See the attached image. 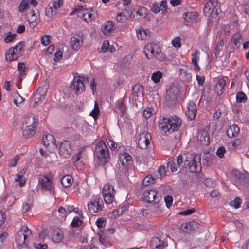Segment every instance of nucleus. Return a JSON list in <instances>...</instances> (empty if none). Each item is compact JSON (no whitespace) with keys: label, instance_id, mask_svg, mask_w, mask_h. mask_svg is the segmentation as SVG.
I'll use <instances>...</instances> for the list:
<instances>
[{"label":"nucleus","instance_id":"obj_1","mask_svg":"<svg viewBox=\"0 0 249 249\" xmlns=\"http://www.w3.org/2000/svg\"><path fill=\"white\" fill-rule=\"evenodd\" d=\"M37 122L34 114L29 113L25 116L22 127V133L25 138H30L35 135Z\"/></svg>","mask_w":249,"mask_h":249},{"label":"nucleus","instance_id":"obj_2","mask_svg":"<svg viewBox=\"0 0 249 249\" xmlns=\"http://www.w3.org/2000/svg\"><path fill=\"white\" fill-rule=\"evenodd\" d=\"M181 124L180 118L176 116L170 117H163L159 124L160 128L165 133L174 132L179 129Z\"/></svg>","mask_w":249,"mask_h":249},{"label":"nucleus","instance_id":"obj_3","mask_svg":"<svg viewBox=\"0 0 249 249\" xmlns=\"http://www.w3.org/2000/svg\"><path fill=\"white\" fill-rule=\"evenodd\" d=\"M95 157L100 164L105 165L110 158L107 146L103 141L99 142L96 145L94 151Z\"/></svg>","mask_w":249,"mask_h":249},{"label":"nucleus","instance_id":"obj_4","mask_svg":"<svg viewBox=\"0 0 249 249\" xmlns=\"http://www.w3.org/2000/svg\"><path fill=\"white\" fill-rule=\"evenodd\" d=\"M201 157L198 154L188 153L186 155L184 165L188 166L189 170L192 173H199L201 171Z\"/></svg>","mask_w":249,"mask_h":249},{"label":"nucleus","instance_id":"obj_5","mask_svg":"<svg viewBox=\"0 0 249 249\" xmlns=\"http://www.w3.org/2000/svg\"><path fill=\"white\" fill-rule=\"evenodd\" d=\"M218 6L217 0H209L205 4L203 8L204 15L215 19L218 18Z\"/></svg>","mask_w":249,"mask_h":249},{"label":"nucleus","instance_id":"obj_6","mask_svg":"<svg viewBox=\"0 0 249 249\" xmlns=\"http://www.w3.org/2000/svg\"><path fill=\"white\" fill-rule=\"evenodd\" d=\"M39 184L43 191H51L53 188V175L51 174L39 175L38 178Z\"/></svg>","mask_w":249,"mask_h":249},{"label":"nucleus","instance_id":"obj_7","mask_svg":"<svg viewBox=\"0 0 249 249\" xmlns=\"http://www.w3.org/2000/svg\"><path fill=\"white\" fill-rule=\"evenodd\" d=\"M179 89L175 85H171L166 91L165 101L168 106L174 105L177 101Z\"/></svg>","mask_w":249,"mask_h":249},{"label":"nucleus","instance_id":"obj_8","mask_svg":"<svg viewBox=\"0 0 249 249\" xmlns=\"http://www.w3.org/2000/svg\"><path fill=\"white\" fill-rule=\"evenodd\" d=\"M115 193V191L112 185L109 184H106L104 185L102 194L105 203L109 204L113 201Z\"/></svg>","mask_w":249,"mask_h":249},{"label":"nucleus","instance_id":"obj_9","mask_svg":"<svg viewBox=\"0 0 249 249\" xmlns=\"http://www.w3.org/2000/svg\"><path fill=\"white\" fill-rule=\"evenodd\" d=\"M143 196V200L150 204L159 203L161 199L160 196H157V192L154 190H146L144 192Z\"/></svg>","mask_w":249,"mask_h":249},{"label":"nucleus","instance_id":"obj_10","mask_svg":"<svg viewBox=\"0 0 249 249\" xmlns=\"http://www.w3.org/2000/svg\"><path fill=\"white\" fill-rule=\"evenodd\" d=\"M48 88L49 84L47 82H45L38 88L36 93L34 96L35 104H36L41 100L45 99Z\"/></svg>","mask_w":249,"mask_h":249},{"label":"nucleus","instance_id":"obj_11","mask_svg":"<svg viewBox=\"0 0 249 249\" xmlns=\"http://www.w3.org/2000/svg\"><path fill=\"white\" fill-rule=\"evenodd\" d=\"M151 140V136L150 134L147 132H143L139 135L138 140V146L142 149H146L150 144Z\"/></svg>","mask_w":249,"mask_h":249},{"label":"nucleus","instance_id":"obj_12","mask_svg":"<svg viewBox=\"0 0 249 249\" xmlns=\"http://www.w3.org/2000/svg\"><path fill=\"white\" fill-rule=\"evenodd\" d=\"M232 175L236 178V183L244 185L249 183V175L247 173H242L237 170H233Z\"/></svg>","mask_w":249,"mask_h":249},{"label":"nucleus","instance_id":"obj_13","mask_svg":"<svg viewBox=\"0 0 249 249\" xmlns=\"http://www.w3.org/2000/svg\"><path fill=\"white\" fill-rule=\"evenodd\" d=\"M70 88L76 94H79L84 92L85 86L83 81L80 78L75 77Z\"/></svg>","mask_w":249,"mask_h":249},{"label":"nucleus","instance_id":"obj_14","mask_svg":"<svg viewBox=\"0 0 249 249\" xmlns=\"http://www.w3.org/2000/svg\"><path fill=\"white\" fill-rule=\"evenodd\" d=\"M27 20L30 27H36L40 21L38 12H35L34 10H31L27 14Z\"/></svg>","mask_w":249,"mask_h":249},{"label":"nucleus","instance_id":"obj_15","mask_svg":"<svg viewBox=\"0 0 249 249\" xmlns=\"http://www.w3.org/2000/svg\"><path fill=\"white\" fill-rule=\"evenodd\" d=\"M159 48V47L154 43L147 44L145 46L144 50L146 58L148 59L153 58Z\"/></svg>","mask_w":249,"mask_h":249},{"label":"nucleus","instance_id":"obj_16","mask_svg":"<svg viewBox=\"0 0 249 249\" xmlns=\"http://www.w3.org/2000/svg\"><path fill=\"white\" fill-rule=\"evenodd\" d=\"M71 153V147L70 142L64 141L61 142L59 147V154L61 157L67 158Z\"/></svg>","mask_w":249,"mask_h":249},{"label":"nucleus","instance_id":"obj_17","mask_svg":"<svg viewBox=\"0 0 249 249\" xmlns=\"http://www.w3.org/2000/svg\"><path fill=\"white\" fill-rule=\"evenodd\" d=\"M187 110L186 112V115L190 120H194L196 114L197 108L196 104L190 101L187 105Z\"/></svg>","mask_w":249,"mask_h":249},{"label":"nucleus","instance_id":"obj_18","mask_svg":"<svg viewBox=\"0 0 249 249\" xmlns=\"http://www.w3.org/2000/svg\"><path fill=\"white\" fill-rule=\"evenodd\" d=\"M197 137L198 142L200 144L206 146L210 143L209 136L207 131L202 130L198 132Z\"/></svg>","mask_w":249,"mask_h":249},{"label":"nucleus","instance_id":"obj_19","mask_svg":"<svg viewBox=\"0 0 249 249\" xmlns=\"http://www.w3.org/2000/svg\"><path fill=\"white\" fill-rule=\"evenodd\" d=\"M167 2L166 0L162 1L159 5L157 3H154L151 6V11L155 14L158 13L160 10L163 13L167 10Z\"/></svg>","mask_w":249,"mask_h":249},{"label":"nucleus","instance_id":"obj_20","mask_svg":"<svg viewBox=\"0 0 249 249\" xmlns=\"http://www.w3.org/2000/svg\"><path fill=\"white\" fill-rule=\"evenodd\" d=\"M143 86L140 84H136L132 89V93L133 95V99L137 100L139 97H142L143 96Z\"/></svg>","mask_w":249,"mask_h":249},{"label":"nucleus","instance_id":"obj_21","mask_svg":"<svg viewBox=\"0 0 249 249\" xmlns=\"http://www.w3.org/2000/svg\"><path fill=\"white\" fill-rule=\"evenodd\" d=\"M114 23L112 21H106L102 27V31L104 35H108L115 29Z\"/></svg>","mask_w":249,"mask_h":249},{"label":"nucleus","instance_id":"obj_22","mask_svg":"<svg viewBox=\"0 0 249 249\" xmlns=\"http://www.w3.org/2000/svg\"><path fill=\"white\" fill-rule=\"evenodd\" d=\"M240 131L239 127L236 124L231 125L227 130V135L229 138H235L238 136Z\"/></svg>","mask_w":249,"mask_h":249},{"label":"nucleus","instance_id":"obj_23","mask_svg":"<svg viewBox=\"0 0 249 249\" xmlns=\"http://www.w3.org/2000/svg\"><path fill=\"white\" fill-rule=\"evenodd\" d=\"M41 142L46 147L49 146L50 143L57 146V145L55 144V139L54 137L50 134L44 135L42 137Z\"/></svg>","mask_w":249,"mask_h":249},{"label":"nucleus","instance_id":"obj_24","mask_svg":"<svg viewBox=\"0 0 249 249\" xmlns=\"http://www.w3.org/2000/svg\"><path fill=\"white\" fill-rule=\"evenodd\" d=\"M230 27L228 25L222 26L217 32V36L219 39L227 40L226 36H229Z\"/></svg>","mask_w":249,"mask_h":249},{"label":"nucleus","instance_id":"obj_25","mask_svg":"<svg viewBox=\"0 0 249 249\" xmlns=\"http://www.w3.org/2000/svg\"><path fill=\"white\" fill-rule=\"evenodd\" d=\"M226 82L223 79L221 78L218 80L215 86V90L217 95L220 96L222 94Z\"/></svg>","mask_w":249,"mask_h":249},{"label":"nucleus","instance_id":"obj_26","mask_svg":"<svg viewBox=\"0 0 249 249\" xmlns=\"http://www.w3.org/2000/svg\"><path fill=\"white\" fill-rule=\"evenodd\" d=\"M64 237L63 232L60 229L55 230L52 236V240L55 243L61 242Z\"/></svg>","mask_w":249,"mask_h":249},{"label":"nucleus","instance_id":"obj_27","mask_svg":"<svg viewBox=\"0 0 249 249\" xmlns=\"http://www.w3.org/2000/svg\"><path fill=\"white\" fill-rule=\"evenodd\" d=\"M18 57H17L16 53L13 47L10 48L5 54V60L6 61H12L16 60Z\"/></svg>","mask_w":249,"mask_h":249},{"label":"nucleus","instance_id":"obj_28","mask_svg":"<svg viewBox=\"0 0 249 249\" xmlns=\"http://www.w3.org/2000/svg\"><path fill=\"white\" fill-rule=\"evenodd\" d=\"M199 54V52L197 50H196L194 53L192 54V56L193 57L192 59V63L193 64L194 69L197 71H199L200 70V68L197 64V61L199 59L198 56Z\"/></svg>","mask_w":249,"mask_h":249},{"label":"nucleus","instance_id":"obj_29","mask_svg":"<svg viewBox=\"0 0 249 249\" xmlns=\"http://www.w3.org/2000/svg\"><path fill=\"white\" fill-rule=\"evenodd\" d=\"M73 178L71 176L69 175L63 176L61 180V184L65 188L71 186Z\"/></svg>","mask_w":249,"mask_h":249},{"label":"nucleus","instance_id":"obj_30","mask_svg":"<svg viewBox=\"0 0 249 249\" xmlns=\"http://www.w3.org/2000/svg\"><path fill=\"white\" fill-rule=\"evenodd\" d=\"M226 43H227V40H223L218 38L216 45L214 48V53L216 56L219 55L220 51L222 50Z\"/></svg>","mask_w":249,"mask_h":249},{"label":"nucleus","instance_id":"obj_31","mask_svg":"<svg viewBox=\"0 0 249 249\" xmlns=\"http://www.w3.org/2000/svg\"><path fill=\"white\" fill-rule=\"evenodd\" d=\"M88 207L89 210L93 213H96L99 211L102 210L101 206L99 204L98 202H96V201L94 202L91 201L90 203L88 204Z\"/></svg>","mask_w":249,"mask_h":249},{"label":"nucleus","instance_id":"obj_32","mask_svg":"<svg viewBox=\"0 0 249 249\" xmlns=\"http://www.w3.org/2000/svg\"><path fill=\"white\" fill-rule=\"evenodd\" d=\"M126 107L123 100H119L117 101L116 105V111L117 113H120L123 114L125 113Z\"/></svg>","mask_w":249,"mask_h":249},{"label":"nucleus","instance_id":"obj_33","mask_svg":"<svg viewBox=\"0 0 249 249\" xmlns=\"http://www.w3.org/2000/svg\"><path fill=\"white\" fill-rule=\"evenodd\" d=\"M184 18L187 22H194L197 18L196 12L186 13L184 14Z\"/></svg>","mask_w":249,"mask_h":249},{"label":"nucleus","instance_id":"obj_34","mask_svg":"<svg viewBox=\"0 0 249 249\" xmlns=\"http://www.w3.org/2000/svg\"><path fill=\"white\" fill-rule=\"evenodd\" d=\"M176 158L175 157H171L168 160L167 167L170 168L172 172H176L178 171V166L176 164Z\"/></svg>","mask_w":249,"mask_h":249},{"label":"nucleus","instance_id":"obj_35","mask_svg":"<svg viewBox=\"0 0 249 249\" xmlns=\"http://www.w3.org/2000/svg\"><path fill=\"white\" fill-rule=\"evenodd\" d=\"M71 47L74 50L77 51L79 50L82 44V41H80V39L75 37L71 38Z\"/></svg>","mask_w":249,"mask_h":249},{"label":"nucleus","instance_id":"obj_36","mask_svg":"<svg viewBox=\"0 0 249 249\" xmlns=\"http://www.w3.org/2000/svg\"><path fill=\"white\" fill-rule=\"evenodd\" d=\"M12 96L13 97V102L17 106H18L19 104L22 103L24 101V99L17 91L14 92Z\"/></svg>","mask_w":249,"mask_h":249},{"label":"nucleus","instance_id":"obj_37","mask_svg":"<svg viewBox=\"0 0 249 249\" xmlns=\"http://www.w3.org/2000/svg\"><path fill=\"white\" fill-rule=\"evenodd\" d=\"M25 42L24 41H21L18 43L16 46L13 47L14 48V50L15 51V52L16 53L17 56L18 58L21 55V53L22 51H23V47L24 45Z\"/></svg>","mask_w":249,"mask_h":249},{"label":"nucleus","instance_id":"obj_38","mask_svg":"<svg viewBox=\"0 0 249 249\" xmlns=\"http://www.w3.org/2000/svg\"><path fill=\"white\" fill-rule=\"evenodd\" d=\"M136 16H139L138 19L145 18L147 15V10L145 7H141L136 12Z\"/></svg>","mask_w":249,"mask_h":249},{"label":"nucleus","instance_id":"obj_39","mask_svg":"<svg viewBox=\"0 0 249 249\" xmlns=\"http://www.w3.org/2000/svg\"><path fill=\"white\" fill-rule=\"evenodd\" d=\"M75 12L77 13L78 18L84 20V18H85V13L86 12V8H84V6H79L75 9Z\"/></svg>","mask_w":249,"mask_h":249},{"label":"nucleus","instance_id":"obj_40","mask_svg":"<svg viewBox=\"0 0 249 249\" xmlns=\"http://www.w3.org/2000/svg\"><path fill=\"white\" fill-rule=\"evenodd\" d=\"M155 179L151 175H149L143 179L142 185L144 186H147L151 184L155 183Z\"/></svg>","mask_w":249,"mask_h":249},{"label":"nucleus","instance_id":"obj_41","mask_svg":"<svg viewBox=\"0 0 249 249\" xmlns=\"http://www.w3.org/2000/svg\"><path fill=\"white\" fill-rule=\"evenodd\" d=\"M247 97L243 91L238 92L236 94V101L238 103L245 102L247 101Z\"/></svg>","mask_w":249,"mask_h":249},{"label":"nucleus","instance_id":"obj_42","mask_svg":"<svg viewBox=\"0 0 249 249\" xmlns=\"http://www.w3.org/2000/svg\"><path fill=\"white\" fill-rule=\"evenodd\" d=\"M116 20L119 23H123L127 20L128 18L124 13L120 12L117 15Z\"/></svg>","mask_w":249,"mask_h":249},{"label":"nucleus","instance_id":"obj_43","mask_svg":"<svg viewBox=\"0 0 249 249\" xmlns=\"http://www.w3.org/2000/svg\"><path fill=\"white\" fill-rule=\"evenodd\" d=\"M162 77V73L160 71H157L152 74L151 79L155 83H157L160 81Z\"/></svg>","mask_w":249,"mask_h":249},{"label":"nucleus","instance_id":"obj_44","mask_svg":"<svg viewBox=\"0 0 249 249\" xmlns=\"http://www.w3.org/2000/svg\"><path fill=\"white\" fill-rule=\"evenodd\" d=\"M160 243H162V241L159 238L154 237L152 239L150 245L153 249H154L155 248H157Z\"/></svg>","mask_w":249,"mask_h":249},{"label":"nucleus","instance_id":"obj_45","mask_svg":"<svg viewBox=\"0 0 249 249\" xmlns=\"http://www.w3.org/2000/svg\"><path fill=\"white\" fill-rule=\"evenodd\" d=\"M100 112V110L98 107V103L95 101L94 104V107L92 111L90 113V115L92 116L95 119L97 118L98 115Z\"/></svg>","mask_w":249,"mask_h":249},{"label":"nucleus","instance_id":"obj_46","mask_svg":"<svg viewBox=\"0 0 249 249\" xmlns=\"http://www.w3.org/2000/svg\"><path fill=\"white\" fill-rule=\"evenodd\" d=\"M103 233V231H101L99 233V235H100L99 242L105 247H108L111 246V244L108 241L102 236Z\"/></svg>","mask_w":249,"mask_h":249},{"label":"nucleus","instance_id":"obj_47","mask_svg":"<svg viewBox=\"0 0 249 249\" xmlns=\"http://www.w3.org/2000/svg\"><path fill=\"white\" fill-rule=\"evenodd\" d=\"M29 8V3L27 0H22L18 6L19 12H23Z\"/></svg>","mask_w":249,"mask_h":249},{"label":"nucleus","instance_id":"obj_48","mask_svg":"<svg viewBox=\"0 0 249 249\" xmlns=\"http://www.w3.org/2000/svg\"><path fill=\"white\" fill-rule=\"evenodd\" d=\"M176 161L179 169H183L185 167V166L184 165V164H182L183 162V157L182 155H179L177 157L176 159Z\"/></svg>","mask_w":249,"mask_h":249},{"label":"nucleus","instance_id":"obj_49","mask_svg":"<svg viewBox=\"0 0 249 249\" xmlns=\"http://www.w3.org/2000/svg\"><path fill=\"white\" fill-rule=\"evenodd\" d=\"M15 176V181L19 183V186H22L25 182V179L23 175L17 174Z\"/></svg>","mask_w":249,"mask_h":249},{"label":"nucleus","instance_id":"obj_50","mask_svg":"<svg viewBox=\"0 0 249 249\" xmlns=\"http://www.w3.org/2000/svg\"><path fill=\"white\" fill-rule=\"evenodd\" d=\"M241 39V35L239 33L234 34L231 38V41L234 45L237 46L240 42V40Z\"/></svg>","mask_w":249,"mask_h":249},{"label":"nucleus","instance_id":"obj_51","mask_svg":"<svg viewBox=\"0 0 249 249\" xmlns=\"http://www.w3.org/2000/svg\"><path fill=\"white\" fill-rule=\"evenodd\" d=\"M190 228V221L188 222H185L184 223H182L180 226V229L183 231H184L186 233H190L191 232V229H189Z\"/></svg>","mask_w":249,"mask_h":249},{"label":"nucleus","instance_id":"obj_52","mask_svg":"<svg viewBox=\"0 0 249 249\" xmlns=\"http://www.w3.org/2000/svg\"><path fill=\"white\" fill-rule=\"evenodd\" d=\"M200 224L196 221H190L189 229H191V232L192 231H195L198 230L200 228Z\"/></svg>","mask_w":249,"mask_h":249},{"label":"nucleus","instance_id":"obj_53","mask_svg":"<svg viewBox=\"0 0 249 249\" xmlns=\"http://www.w3.org/2000/svg\"><path fill=\"white\" fill-rule=\"evenodd\" d=\"M154 57H155L157 60L162 61H163L165 58L166 57L165 56L164 54H163L162 52H161L160 49L159 48L157 52L155 53V56Z\"/></svg>","mask_w":249,"mask_h":249},{"label":"nucleus","instance_id":"obj_54","mask_svg":"<svg viewBox=\"0 0 249 249\" xmlns=\"http://www.w3.org/2000/svg\"><path fill=\"white\" fill-rule=\"evenodd\" d=\"M19 156L18 155H15L14 157L9 160L8 166L10 167H15L17 164V162L19 160Z\"/></svg>","mask_w":249,"mask_h":249},{"label":"nucleus","instance_id":"obj_55","mask_svg":"<svg viewBox=\"0 0 249 249\" xmlns=\"http://www.w3.org/2000/svg\"><path fill=\"white\" fill-rule=\"evenodd\" d=\"M151 204H152V205L150 206V210L153 213H160V210L159 204L153 203Z\"/></svg>","mask_w":249,"mask_h":249},{"label":"nucleus","instance_id":"obj_56","mask_svg":"<svg viewBox=\"0 0 249 249\" xmlns=\"http://www.w3.org/2000/svg\"><path fill=\"white\" fill-rule=\"evenodd\" d=\"M51 36L48 35H44L41 37V41L43 45L47 46L50 43Z\"/></svg>","mask_w":249,"mask_h":249},{"label":"nucleus","instance_id":"obj_57","mask_svg":"<svg viewBox=\"0 0 249 249\" xmlns=\"http://www.w3.org/2000/svg\"><path fill=\"white\" fill-rule=\"evenodd\" d=\"M82 222L83 221L78 217H75L71 223V225L73 227H77L80 226Z\"/></svg>","mask_w":249,"mask_h":249},{"label":"nucleus","instance_id":"obj_58","mask_svg":"<svg viewBox=\"0 0 249 249\" xmlns=\"http://www.w3.org/2000/svg\"><path fill=\"white\" fill-rule=\"evenodd\" d=\"M16 36V34H12L11 32H10L4 38V41L6 43H10L12 42L14 39L15 38Z\"/></svg>","mask_w":249,"mask_h":249},{"label":"nucleus","instance_id":"obj_59","mask_svg":"<svg viewBox=\"0 0 249 249\" xmlns=\"http://www.w3.org/2000/svg\"><path fill=\"white\" fill-rule=\"evenodd\" d=\"M241 203V199L238 197H236L233 201L231 202V205L237 209L240 207Z\"/></svg>","mask_w":249,"mask_h":249},{"label":"nucleus","instance_id":"obj_60","mask_svg":"<svg viewBox=\"0 0 249 249\" xmlns=\"http://www.w3.org/2000/svg\"><path fill=\"white\" fill-rule=\"evenodd\" d=\"M164 200L167 207L169 208L172 204L173 197L170 195H167L165 197Z\"/></svg>","mask_w":249,"mask_h":249},{"label":"nucleus","instance_id":"obj_61","mask_svg":"<svg viewBox=\"0 0 249 249\" xmlns=\"http://www.w3.org/2000/svg\"><path fill=\"white\" fill-rule=\"evenodd\" d=\"M226 150L224 147L221 146L218 148L216 151L217 155L220 158L224 157Z\"/></svg>","mask_w":249,"mask_h":249},{"label":"nucleus","instance_id":"obj_62","mask_svg":"<svg viewBox=\"0 0 249 249\" xmlns=\"http://www.w3.org/2000/svg\"><path fill=\"white\" fill-rule=\"evenodd\" d=\"M172 43L173 46L174 47L180 48L181 46V42H180V37H176V38H174L172 40Z\"/></svg>","mask_w":249,"mask_h":249},{"label":"nucleus","instance_id":"obj_63","mask_svg":"<svg viewBox=\"0 0 249 249\" xmlns=\"http://www.w3.org/2000/svg\"><path fill=\"white\" fill-rule=\"evenodd\" d=\"M96 225L98 228H102L105 226L106 219L104 218H100L97 220Z\"/></svg>","mask_w":249,"mask_h":249},{"label":"nucleus","instance_id":"obj_64","mask_svg":"<svg viewBox=\"0 0 249 249\" xmlns=\"http://www.w3.org/2000/svg\"><path fill=\"white\" fill-rule=\"evenodd\" d=\"M154 110L151 108H147L143 111V116L145 118H149L153 114Z\"/></svg>","mask_w":249,"mask_h":249}]
</instances>
